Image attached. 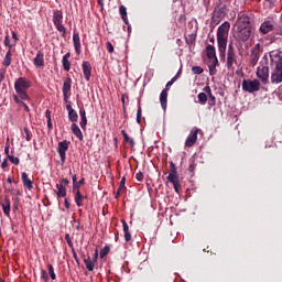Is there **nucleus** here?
Returning a JSON list of instances; mask_svg holds the SVG:
<instances>
[{
  "instance_id": "nucleus-1",
  "label": "nucleus",
  "mask_w": 282,
  "mask_h": 282,
  "mask_svg": "<svg viewBox=\"0 0 282 282\" xmlns=\"http://www.w3.org/2000/svg\"><path fill=\"white\" fill-rule=\"evenodd\" d=\"M252 35V25H250V18L242 14L236 22V36L239 43H246Z\"/></svg>"
},
{
  "instance_id": "nucleus-2",
  "label": "nucleus",
  "mask_w": 282,
  "mask_h": 282,
  "mask_svg": "<svg viewBox=\"0 0 282 282\" xmlns=\"http://www.w3.org/2000/svg\"><path fill=\"white\" fill-rule=\"evenodd\" d=\"M271 65L273 67L271 73L272 85H279L282 83V56L279 51H272L270 53Z\"/></svg>"
},
{
  "instance_id": "nucleus-3",
  "label": "nucleus",
  "mask_w": 282,
  "mask_h": 282,
  "mask_svg": "<svg viewBox=\"0 0 282 282\" xmlns=\"http://www.w3.org/2000/svg\"><path fill=\"white\" fill-rule=\"evenodd\" d=\"M230 32V22L225 21L217 30L218 52L221 56H226V47L228 46V34Z\"/></svg>"
},
{
  "instance_id": "nucleus-4",
  "label": "nucleus",
  "mask_w": 282,
  "mask_h": 282,
  "mask_svg": "<svg viewBox=\"0 0 282 282\" xmlns=\"http://www.w3.org/2000/svg\"><path fill=\"white\" fill-rule=\"evenodd\" d=\"M32 84L28 78L20 77L14 82V89L21 100H30V96L28 95V88L31 87Z\"/></svg>"
},
{
  "instance_id": "nucleus-5",
  "label": "nucleus",
  "mask_w": 282,
  "mask_h": 282,
  "mask_svg": "<svg viewBox=\"0 0 282 282\" xmlns=\"http://www.w3.org/2000/svg\"><path fill=\"white\" fill-rule=\"evenodd\" d=\"M261 89V82L259 79H243L242 80V90L248 94H254V91H259Z\"/></svg>"
},
{
  "instance_id": "nucleus-6",
  "label": "nucleus",
  "mask_w": 282,
  "mask_h": 282,
  "mask_svg": "<svg viewBox=\"0 0 282 282\" xmlns=\"http://www.w3.org/2000/svg\"><path fill=\"white\" fill-rule=\"evenodd\" d=\"M53 23L57 30V32H62V36H65L67 33V29H65V25H63V11L56 10L53 13Z\"/></svg>"
},
{
  "instance_id": "nucleus-7",
  "label": "nucleus",
  "mask_w": 282,
  "mask_h": 282,
  "mask_svg": "<svg viewBox=\"0 0 282 282\" xmlns=\"http://www.w3.org/2000/svg\"><path fill=\"white\" fill-rule=\"evenodd\" d=\"M235 64H237V54L235 53V47L232 46V43L228 45L227 51V69L229 72H235Z\"/></svg>"
},
{
  "instance_id": "nucleus-8",
  "label": "nucleus",
  "mask_w": 282,
  "mask_h": 282,
  "mask_svg": "<svg viewBox=\"0 0 282 282\" xmlns=\"http://www.w3.org/2000/svg\"><path fill=\"white\" fill-rule=\"evenodd\" d=\"M256 75L257 78L261 80L262 85L270 83V67L263 65L258 66Z\"/></svg>"
},
{
  "instance_id": "nucleus-9",
  "label": "nucleus",
  "mask_w": 282,
  "mask_h": 282,
  "mask_svg": "<svg viewBox=\"0 0 282 282\" xmlns=\"http://www.w3.org/2000/svg\"><path fill=\"white\" fill-rule=\"evenodd\" d=\"M197 133H199L198 128H193L189 131V134L185 140V148L191 149V147H195V143L197 142Z\"/></svg>"
},
{
  "instance_id": "nucleus-10",
  "label": "nucleus",
  "mask_w": 282,
  "mask_h": 282,
  "mask_svg": "<svg viewBox=\"0 0 282 282\" xmlns=\"http://www.w3.org/2000/svg\"><path fill=\"white\" fill-rule=\"evenodd\" d=\"M67 149H69V142L67 140L61 141L58 143L57 153L61 158L62 164H65V158H66L65 153L67 152Z\"/></svg>"
},
{
  "instance_id": "nucleus-11",
  "label": "nucleus",
  "mask_w": 282,
  "mask_h": 282,
  "mask_svg": "<svg viewBox=\"0 0 282 282\" xmlns=\"http://www.w3.org/2000/svg\"><path fill=\"white\" fill-rule=\"evenodd\" d=\"M33 65H35V67L37 68L45 67V55L42 51H39L36 53V56L33 59Z\"/></svg>"
},
{
  "instance_id": "nucleus-12",
  "label": "nucleus",
  "mask_w": 282,
  "mask_h": 282,
  "mask_svg": "<svg viewBox=\"0 0 282 282\" xmlns=\"http://www.w3.org/2000/svg\"><path fill=\"white\" fill-rule=\"evenodd\" d=\"M259 30H260L261 34H268V33L272 32V30H274V22L273 21H264L260 25Z\"/></svg>"
},
{
  "instance_id": "nucleus-13",
  "label": "nucleus",
  "mask_w": 282,
  "mask_h": 282,
  "mask_svg": "<svg viewBox=\"0 0 282 282\" xmlns=\"http://www.w3.org/2000/svg\"><path fill=\"white\" fill-rule=\"evenodd\" d=\"M206 54L209 61H217V51L215 50V45L208 44L206 46Z\"/></svg>"
},
{
  "instance_id": "nucleus-14",
  "label": "nucleus",
  "mask_w": 282,
  "mask_h": 282,
  "mask_svg": "<svg viewBox=\"0 0 282 282\" xmlns=\"http://www.w3.org/2000/svg\"><path fill=\"white\" fill-rule=\"evenodd\" d=\"M66 109L68 111V120L70 122H78V112H76V110H74V108H72L70 104H68L66 106Z\"/></svg>"
},
{
  "instance_id": "nucleus-15",
  "label": "nucleus",
  "mask_w": 282,
  "mask_h": 282,
  "mask_svg": "<svg viewBox=\"0 0 282 282\" xmlns=\"http://www.w3.org/2000/svg\"><path fill=\"white\" fill-rule=\"evenodd\" d=\"M167 100H169V91L166 89H163L160 94V104L163 111H166Z\"/></svg>"
},
{
  "instance_id": "nucleus-16",
  "label": "nucleus",
  "mask_w": 282,
  "mask_h": 282,
  "mask_svg": "<svg viewBox=\"0 0 282 282\" xmlns=\"http://www.w3.org/2000/svg\"><path fill=\"white\" fill-rule=\"evenodd\" d=\"M83 72L85 79L89 80V78H91V64H89V62L83 63Z\"/></svg>"
},
{
  "instance_id": "nucleus-17",
  "label": "nucleus",
  "mask_w": 282,
  "mask_h": 282,
  "mask_svg": "<svg viewBox=\"0 0 282 282\" xmlns=\"http://www.w3.org/2000/svg\"><path fill=\"white\" fill-rule=\"evenodd\" d=\"M70 129H72V132L74 133V135H76V138H78V140L80 142H83V140H84L83 131H80V128L78 127V124L73 123Z\"/></svg>"
},
{
  "instance_id": "nucleus-18",
  "label": "nucleus",
  "mask_w": 282,
  "mask_h": 282,
  "mask_svg": "<svg viewBox=\"0 0 282 282\" xmlns=\"http://www.w3.org/2000/svg\"><path fill=\"white\" fill-rule=\"evenodd\" d=\"M73 43L77 54H80V35L78 33L73 34Z\"/></svg>"
},
{
  "instance_id": "nucleus-19",
  "label": "nucleus",
  "mask_w": 282,
  "mask_h": 282,
  "mask_svg": "<svg viewBox=\"0 0 282 282\" xmlns=\"http://www.w3.org/2000/svg\"><path fill=\"white\" fill-rule=\"evenodd\" d=\"M205 94H207L208 98H209V105L210 107H215L216 105V99L213 96V90L210 89V86H206L204 89Z\"/></svg>"
},
{
  "instance_id": "nucleus-20",
  "label": "nucleus",
  "mask_w": 282,
  "mask_h": 282,
  "mask_svg": "<svg viewBox=\"0 0 282 282\" xmlns=\"http://www.w3.org/2000/svg\"><path fill=\"white\" fill-rule=\"evenodd\" d=\"M22 182L25 188H28L29 191H32L33 188L32 180H30V177L28 176V173L25 172L22 173Z\"/></svg>"
},
{
  "instance_id": "nucleus-21",
  "label": "nucleus",
  "mask_w": 282,
  "mask_h": 282,
  "mask_svg": "<svg viewBox=\"0 0 282 282\" xmlns=\"http://www.w3.org/2000/svg\"><path fill=\"white\" fill-rule=\"evenodd\" d=\"M119 14H120L122 21L126 23V25H129V18L127 17V7L126 6L119 7Z\"/></svg>"
},
{
  "instance_id": "nucleus-22",
  "label": "nucleus",
  "mask_w": 282,
  "mask_h": 282,
  "mask_svg": "<svg viewBox=\"0 0 282 282\" xmlns=\"http://www.w3.org/2000/svg\"><path fill=\"white\" fill-rule=\"evenodd\" d=\"M56 188H57L56 195L58 198L67 196V188H65L63 184H56Z\"/></svg>"
},
{
  "instance_id": "nucleus-23",
  "label": "nucleus",
  "mask_w": 282,
  "mask_h": 282,
  "mask_svg": "<svg viewBox=\"0 0 282 282\" xmlns=\"http://www.w3.org/2000/svg\"><path fill=\"white\" fill-rule=\"evenodd\" d=\"M79 116H80V128L85 131V129H87V113L85 112V110H79Z\"/></svg>"
},
{
  "instance_id": "nucleus-24",
  "label": "nucleus",
  "mask_w": 282,
  "mask_h": 282,
  "mask_svg": "<svg viewBox=\"0 0 282 282\" xmlns=\"http://www.w3.org/2000/svg\"><path fill=\"white\" fill-rule=\"evenodd\" d=\"M72 91V78L67 77L63 83V94H69Z\"/></svg>"
},
{
  "instance_id": "nucleus-25",
  "label": "nucleus",
  "mask_w": 282,
  "mask_h": 282,
  "mask_svg": "<svg viewBox=\"0 0 282 282\" xmlns=\"http://www.w3.org/2000/svg\"><path fill=\"white\" fill-rule=\"evenodd\" d=\"M218 65H219L218 59L210 61V64L208 65L210 76H215V74H217V66Z\"/></svg>"
},
{
  "instance_id": "nucleus-26",
  "label": "nucleus",
  "mask_w": 282,
  "mask_h": 282,
  "mask_svg": "<svg viewBox=\"0 0 282 282\" xmlns=\"http://www.w3.org/2000/svg\"><path fill=\"white\" fill-rule=\"evenodd\" d=\"M2 210L6 217H10V198H4V203L2 204Z\"/></svg>"
},
{
  "instance_id": "nucleus-27",
  "label": "nucleus",
  "mask_w": 282,
  "mask_h": 282,
  "mask_svg": "<svg viewBox=\"0 0 282 282\" xmlns=\"http://www.w3.org/2000/svg\"><path fill=\"white\" fill-rule=\"evenodd\" d=\"M121 135L123 137L124 142H128V144H130L132 149L133 147H135V141H133V139H131L129 134H127V131L122 130Z\"/></svg>"
},
{
  "instance_id": "nucleus-28",
  "label": "nucleus",
  "mask_w": 282,
  "mask_h": 282,
  "mask_svg": "<svg viewBox=\"0 0 282 282\" xmlns=\"http://www.w3.org/2000/svg\"><path fill=\"white\" fill-rule=\"evenodd\" d=\"M84 263H85L86 270H88V272H94L95 264H94V262L91 261V258H90V257L85 258V259H84Z\"/></svg>"
},
{
  "instance_id": "nucleus-29",
  "label": "nucleus",
  "mask_w": 282,
  "mask_h": 282,
  "mask_svg": "<svg viewBox=\"0 0 282 282\" xmlns=\"http://www.w3.org/2000/svg\"><path fill=\"white\" fill-rule=\"evenodd\" d=\"M11 63H12V51L9 50L4 56L3 65L4 67H10Z\"/></svg>"
},
{
  "instance_id": "nucleus-30",
  "label": "nucleus",
  "mask_w": 282,
  "mask_h": 282,
  "mask_svg": "<svg viewBox=\"0 0 282 282\" xmlns=\"http://www.w3.org/2000/svg\"><path fill=\"white\" fill-rule=\"evenodd\" d=\"M85 199V196L80 194V191L77 189L75 194V204H77L78 207L83 206V200Z\"/></svg>"
},
{
  "instance_id": "nucleus-31",
  "label": "nucleus",
  "mask_w": 282,
  "mask_h": 282,
  "mask_svg": "<svg viewBox=\"0 0 282 282\" xmlns=\"http://www.w3.org/2000/svg\"><path fill=\"white\" fill-rule=\"evenodd\" d=\"M198 102L199 105H206V102H208V95H206V93H199Z\"/></svg>"
},
{
  "instance_id": "nucleus-32",
  "label": "nucleus",
  "mask_w": 282,
  "mask_h": 282,
  "mask_svg": "<svg viewBox=\"0 0 282 282\" xmlns=\"http://www.w3.org/2000/svg\"><path fill=\"white\" fill-rule=\"evenodd\" d=\"M259 54H261V44L258 43L251 48V56H259Z\"/></svg>"
},
{
  "instance_id": "nucleus-33",
  "label": "nucleus",
  "mask_w": 282,
  "mask_h": 282,
  "mask_svg": "<svg viewBox=\"0 0 282 282\" xmlns=\"http://www.w3.org/2000/svg\"><path fill=\"white\" fill-rule=\"evenodd\" d=\"M167 182H171V184H177V182H180V175L178 174H169Z\"/></svg>"
},
{
  "instance_id": "nucleus-34",
  "label": "nucleus",
  "mask_w": 282,
  "mask_h": 282,
  "mask_svg": "<svg viewBox=\"0 0 282 282\" xmlns=\"http://www.w3.org/2000/svg\"><path fill=\"white\" fill-rule=\"evenodd\" d=\"M8 160L11 164H14L15 166H19V163H20L19 158H17L12 154H8Z\"/></svg>"
},
{
  "instance_id": "nucleus-35",
  "label": "nucleus",
  "mask_w": 282,
  "mask_h": 282,
  "mask_svg": "<svg viewBox=\"0 0 282 282\" xmlns=\"http://www.w3.org/2000/svg\"><path fill=\"white\" fill-rule=\"evenodd\" d=\"M47 268H48V274L52 281H56V273L54 272V265L47 264Z\"/></svg>"
},
{
  "instance_id": "nucleus-36",
  "label": "nucleus",
  "mask_w": 282,
  "mask_h": 282,
  "mask_svg": "<svg viewBox=\"0 0 282 282\" xmlns=\"http://www.w3.org/2000/svg\"><path fill=\"white\" fill-rule=\"evenodd\" d=\"M62 64L65 72H69V69H72V63L69 59H62Z\"/></svg>"
},
{
  "instance_id": "nucleus-37",
  "label": "nucleus",
  "mask_w": 282,
  "mask_h": 282,
  "mask_svg": "<svg viewBox=\"0 0 282 282\" xmlns=\"http://www.w3.org/2000/svg\"><path fill=\"white\" fill-rule=\"evenodd\" d=\"M173 174H177V166L175 165V163H173V161H171L169 175H173Z\"/></svg>"
},
{
  "instance_id": "nucleus-38",
  "label": "nucleus",
  "mask_w": 282,
  "mask_h": 282,
  "mask_svg": "<svg viewBox=\"0 0 282 282\" xmlns=\"http://www.w3.org/2000/svg\"><path fill=\"white\" fill-rule=\"evenodd\" d=\"M137 122L138 124H140V122H142V107H138V110H137Z\"/></svg>"
},
{
  "instance_id": "nucleus-39",
  "label": "nucleus",
  "mask_w": 282,
  "mask_h": 282,
  "mask_svg": "<svg viewBox=\"0 0 282 282\" xmlns=\"http://www.w3.org/2000/svg\"><path fill=\"white\" fill-rule=\"evenodd\" d=\"M65 240H66L68 247L70 248V250H74V242L72 241V238L69 237V234L65 235Z\"/></svg>"
},
{
  "instance_id": "nucleus-40",
  "label": "nucleus",
  "mask_w": 282,
  "mask_h": 282,
  "mask_svg": "<svg viewBox=\"0 0 282 282\" xmlns=\"http://www.w3.org/2000/svg\"><path fill=\"white\" fill-rule=\"evenodd\" d=\"M192 72L193 74H204V68H202L200 66H194L192 67Z\"/></svg>"
},
{
  "instance_id": "nucleus-41",
  "label": "nucleus",
  "mask_w": 282,
  "mask_h": 282,
  "mask_svg": "<svg viewBox=\"0 0 282 282\" xmlns=\"http://www.w3.org/2000/svg\"><path fill=\"white\" fill-rule=\"evenodd\" d=\"M4 45L6 47H9L10 52H12V44H10V35H6Z\"/></svg>"
},
{
  "instance_id": "nucleus-42",
  "label": "nucleus",
  "mask_w": 282,
  "mask_h": 282,
  "mask_svg": "<svg viewBox=\"0 0 282 282\" xmlns=\"http://www.w3.org/2000/svg\"><path fill=\"white\" fill-rule=\"evenodd\" d=\"M41 276L45 282H50V276H47V272L45 271V269L41 270Z\"/></svg>"
},
{
  "instance_id": "nucleus-43",
  "label": "nucleus",
  "mask_w": 282,
  "mask_h": 282,
  "mask_svg": "<svg viewBox=\"0 0 282 282\" xmlns=\"http://www.w3.org/2000/svg\"><path fill=\"white\" fill-rule=\"evenodd\" d=\"M99 254H100V258L104 259V257H107V254H109V248L106 247L101 249Z\"/></svg>"
},
{
  "instance_id": "nucleus-44",
  "label": "nucleus",
  "mask_w": 282,
  "mask_h": 282,
  "mask_svg": "<svg viewBox=\"0 0 282 282\" xmlns=\"http://www.w3.org/2000/svg\"><path fill=\"white\" fill-rule=\"evenodd\" d=\"M106 50L109 52V54H113V44H111V42H107Z\"/></svg>"
},
{
  "instance_id": "nucleus-45",
  "label": "nucleus",
  "mask_w": 282,
  "mask_h": 282,
  "mask_svg": "<svg viewBox=\"0 0 282 282\" xmlns=\"http://www.w3.org/2000/svg\"><path fill=\"white\" fill-rule=\"evenodd\" d=\"M85 184V178L79 180L77 183L73 184V188H80Z\"/></svg>"
},
{
  "instance_id": "nucleus-46",
  "label": "nucleus",
  "mask_w": 282,
  "mask_h": 282,
  "mask_svg": "<svg viewBox=\"0 0 282 282\" xmlns=\"http://www.w3.org/2000/svg\"><path fill=\"white\" fill-rule=\"evenodd\" d=\"M23 131L25 133L26 142H30V140H32V135L30 134V130H28V128H24Z\"/></svg>"
},
{
  "instance_id": "nucleus-47",
  "label": "nucleus",
  "mask_w": 282,
  "mask_h": 282,
  "mask_svg": "<svg viewBox=\"0 0 282 282\" xmlns=\"http://www.w3.org/2000/svg\"><path fill=\"white\" fill-rule=\"evenodd\" d=\"M6 80V69L0 68V83H3Z\"/></svg>"
},
{
  "instance_id": "nucleus-48",
  "label": "nucleus",
  "mask_w": 282,
  "mask_h": 282,
  "mask_svg": "<svg viewBox=\"0 0 282 282\" xmlns=\"http://www.w3.org/2000/svg\"><path fill=\"white\" fill-rule=\"evenodd\" d=\"M135 180L138 182H142V180H144V174L142 172H139L135 174Z\"/></svg>"
},
{
  "instance_id": "nucleus-49",
  "label": "nucleus",
  "mask_w": 282,
  "mask_h": 282,
  "mask_svg": "<svg viewBox=\"0 0 282 282\" xmlns=\"http://www.w3.org/2000/svg\"><path fill=\"white\" fill-rule=\"evenodd\" d=\"M175 193H180V189L182 188V184H180V181L177 183L173 184Z\"/></svg>"
},
{
  "instance_id": "nucleus-50",
  "label": "nucleus",
  "mask_w": 282,
  "mask_h": 282,
  "mask_svg": "<svg viewBox=\"0 0 282 282\" xmlns=\"http://www.w3.org/2000/svg\"><path fill=\"white\" fill-rule=\"evenodd\" d=\"M13 100H14V102H17V105H23V100H21V97L17 96V95L13 96Z\"/></svg>"
},
{
  "instance_id": "nucleus-51",
  "label": "nucleus",
  "mask_w": 282,
  "mask_h": 282,
  "mask_svg": "<svg viewBox=\"0 0 282 282\" xmlns=\"http://www.w3.org/2000/svg\"><path fill=\"white\" fill-rule=\"evenodd\" d=\"M121 224L123 226V232H129V225L127 224L126 220H121Z\"/></svg>"
},
{
  "instance_id": "nucleus-52",
  "label": "nucleus",
  "mask_w": 282,
  "mask_h": 282,
  "mask_svg": "<svg viewBox=\"0 0 282 282\" xmlns=\"http://www.w3.org/2000/svg\"><path fill=\"white\" fill-rule=\"evenodd\" d=\"M126 182H127V178L122 177L121 181H120L119 191H122V188H124Z\"/></svg>"
},
{
  "instance_id": "nucleus-53",
  "label": "nucleus",
  "mask_w": 282,
  "mask_h": 282,
  "mask_svg": "<svg viewBox=\"0 0 282 282\" xmlns=\"http://www.w3.org/2000/svg\"><path fill=\"white\" fill-rule=\"evenodd\" d=\"M257 63H259V55L251 56V64L257 65Z\"/></svg>"
},
{
  "instance_id": "nucleus-54",
  "label": "nucleus",
  "mask_w": 282,
  "mask_h": 282,
  "mask_svg": "<svg viewBox=\"0 0 282 282\" xmlns=\"http://www.w3.org/2000/svg\"><path fill=\"white\" fill-rule=\"evenodd\" d=\"M124 240L130 241L131 240V232L124 231Z\"/></svg>"
},
{
  "instance_id": "nucleus-55",
  "label": "nucleus",
  "mask_w": 282,
  "mask_h": 282,
  "mask_svg": "<svg viewBox=\"0 0 282 282\" xmlns=\"http://www.w3.org/2000/svg\"><path fill=\"white\" fill-rule=\"evenodd\" d=\"M4 153H6L7 158H8V155H10V143L6 144Z\"/></svg>"
},
{
  "instance_id": "nucleus-56",
  "label": "nucleus",
  "mask_w": 282,
  "mask_h": 282,
  "mask_svg": "<svg viewBox=\"0 0 282 282\" xmlns=\"http://www.w3.org/2000/svg\"><path fill=\"white\" fill-rule=\"evenodd\" d=\"M72 253H73V257H74L76 263H79V261H78V254H76V250H75L74 248L72 249Z\"/></svg>"
},
{
  "instance_id": "nucleus-57",
  "label": "nucleus",
  "mask_w": 282,
  "mask_h": 282,
  "mask_svg": "<svg viewBox=\"0 0 282 282\" xmlns=\"http://www.w3.org/2000/svg\"><path fill=\"white\" fill-rule=\"evenodd\" d=\"M188 171H189V173H194L195 172V163L194 162L189 164Z\"/></svg>"
},
{
  "instance_id": "nucleus-58",
  "label": "nucleus",
  "mask_w": 282,
  "mask_h": 282,
  "mask_svg": "<svg viewBox=\"0 0 282 282\" xmlns=\"http://www.w3.org/2000/svg\"><path fill=\"white\" fill-rule=\"evenodd\" d=\"M59 184H62V186H67V184H69V180L62 178Z\"/></svg>"
},
{
  "instance_id": "nucleus-59",
  "label": "nucleus",
  "mask_w": 282,
  "mask_h": 282,
  "mask_svg": "<svg viewBox=\"0 0 282 282\" xmlns=\"http://www.w3.org/2000/svg\"><path fill=\"white\" fill-rule=\"evenodd\" d=\"M1 169H8V159H4L1 163Z\"/></svg>"
},
{
  "instance_id": "nucleus-60",
  "label": "nucleus",
  "mask_w": 282,
  "mask_h": 282,
  "mask_svg": "<svg viewBox=\"0 0 282 282\" xmlns=\"http://www.w3.org/2000/svg\"><path fill=\"white\" fill-rule=\"evenodd\" d=\"M21 106L24 108V111L30 112V107L28 106V104H25L23 101V104H21Z\"/></svg>"
},
{
  "instance_id": "nucleus-61",
  "label": "nucleus",
  "mask_w": 282,
  "mask_h": 282,
  "mask_svg": "<svg viewBox=\"0 0 282 282\" xmlns=\"http://www.w3.org/2000/svg\"><path fill=\"white\" fill-rule=\"evenodd\" d=\"M98 4L100 6L101 10L105 8V0H97Z\"/></svg>"
},
{
  "instance_id": "nucleus-62",
  "label": "nucleus",
  "mask_w": 282,
  "mask_h": 282,
  "mask_svg": "<svg viewBox=\"0 0 282 282\" xmlns=\"http://www.w3.org/2000/svg\"><path fill=\"white\" fill-rule=\"evenodd\" d=\"M173 85V82H167V84L165 85L166 91H169L170 87Z\"/></svg>"
},
{
  "instance_id": "nucleus-63",
  "label": "nucleus",
  "mask_w": 282,
  "mask_h": 282,
  "mask_svg": "<svg viewBox=\"0 0 282 282\" xmlns=\"http://www.w3.org/2000/svg\"><path fill=\"white\" fill-rule=\"evenodd\" d=\"M64 206L69 210V200H67V198L64 200Z\"/></svg>"
},
{
  "instance_id": "nucleus-64",
  "label": "nucleus",
  "mask_w": 282,
  "mask_h": 282,
  "mask_svg": "<svg viewBox=\"0 0 282 282\" xmlns=\"http://www.w3.org/2000/svg\"><path fill=\"white\" fill-rule=\"evenodd\" d=\"M12 39H14V41H19V36L17 35V32H12Z\"/></svg>"
}]
</instances>
